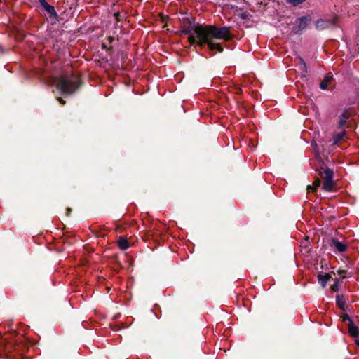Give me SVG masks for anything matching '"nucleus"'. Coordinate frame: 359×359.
<instances>
[{"instance_id": "obj_1", "label": "nucleus", "mask_w": 359, "mask_h": 359, "mask_svg": "<svg viewBox=\"0 0 359 359\" xmlns=\"http://www.w3.org/2000/svg\"><path fill=\"white\" fill-rule=\"evenodd\" d=\"M197 32L199 35H203V46L208 45L210 50H217L219 53L223 51V48L219 43H215L211 39L229 41L232 39L233 35L230 32L229 27H217L213 25H205L203 27L198 29Z\"/></svg>"}, {"instance_id": "obj_2", "label": "nucleus", "mask_w": 359, "mask_h": 359, "mask_svg": "<svg viewBox=\"0 0 359 359\" xmlns=\"http://www.w3.org/2000/svg\"><path fill=\"white\" fill-rule=\"evenodd\" d=\"M53 83L62 94L70 95L79 87L78 78L73 74L55 77Z\"/></svg>"}, {"instance_id": "obj_3", "label": "nucleus", "mask_w": 359, "mask_h": 359, "mask_svg": "<svg viewBox=\"0 0 359 359\" xmlns=\"http://www.w3.org/2000/svg\"><path fill=\"white\" fill-rule=\"evenodd\" d=\"M203 27V25H198L195 24L190 25L187 27H183L181 30L182 33L184 34L189 35L188 41L191 43H196L198 46L203 47V35H199L197 32L198 29Z\"/></svg>"}, {"instance_id": "obj_4", "label": "nucleus", "mask_w": 359, "mask_h": 359, "mask_svg": "<svg viewBox=\"0 0 359 359\" xmlns=\"http://www.w3.org/2000/svg\"><path fill=\"white\" fill-rule=\"evenodd\" d=\"M324 173L323 189L326 191H331L333 188V171L330 168H326Z\"/></svg>"}, {"instance_id": "obj_5", "label": "nucleus", "mask_w": 359, "mask_h": 359, "mask_svg": "<svg viewBox=\"0 0 359 359\" xmlns=\"http://www.w3.org/2000/svg\"><path fill=\"white\" fill-rule=\"evenodd\" d=\"M311 20V19L309 15H305L299 18L296 21L297 27L295 29V32H299L305 29Z\"/></svg>"}, {"instance_id": "obj_6", "label": "nucleus", "mask_w": 359, "mask_h": 359, "mask_svg": "<svg viewBox=\"0 0 359 359\" xmlns=\"http://www.w3.org/2000/svg\"><path fill=\"white\" fill-rule=\"evenodd\" d=\"M330 245L334 248L339 252H344L347 250V245L340 242L337 238H332Z\"/></svg>"}, {"instance_id": "obj_7", "label": "nucleus", "mask_w": 359, "mask_h": 359, "mask_svg": "<svg viewBox=\"0 0 359 359\" xmlns=\"http://www.w3.org/2000/svg\"><path fill=\"white\" fill-rule=\"evenodd\" d=\"M39 2L48 13L53 15H56V11H55V8L53 6H50L49 4H48L46 0H39Z\"/></svg>"}, {"instance_id": "obj_8", "label": "nucleus", "mask_w": 359, "mask_h": 359, "mask_svg": "<svg viewBox=\"0 0 359 359\" xmlns=\"http://www.w3.org/2000/svg\"><path fill=\"white\" fill-rule=\"evenodd\" d=\"M348 118V116L346 111H344L339 116V121L338 123L339 129H345L346 121Z\"/></svg>"}, {"instance_id": "obj_9", "label": "nucleus", "mask_w": 359, "mask_h": 359, "mask_svg": "<svg viewBox=\"0 0 359 359\" xmlns=\"http://www.w3.org/2000/svg\"><path fill=\"white\" fill-rule=\"evenodd\" d=\"M346 302V299L344 296L339 294L336 296V303L340 309L345 310Z\"/></svg>"}, {"instance_id": "obj_10", "label": "nucleus", "mask_w": 359, "mask_h": 359, "mask_svg": "<svg viewBox=\"0 0 359 359\" xmlns=\"http://www.w3.org/2000/svg\"><path fill=\"white\" fill-rule=\"evenodd\" d=\"M348 332L351 336L353 337H356L359 335V330L356 325L353 324V322H351V323H348Z\"/></svg>"}, {"instance_id": "obj_11", "label": "nucleus", "mask_w": 359, "mask_h": 359, "mask_svg": "<svg viewBox=\"0 0 359 359\" xmlns=\"http://www.w3.org/2000/svg\"><path fill=\"white\" fill-rule=\"evenodd\" d=\"M118 246L121 250H126L129 248L130 244L126 238L120 237L118 240Z\"/></svg>"}, {"instance_id": "obj_12", "label": "nucleus", "mask_w": 359, "mask_h": 359, "mask_svg": "<svg viewBox=\"0 0 359 359\" xmlns=\"http://www.w3.org/2000/svg\"><path fill=\"white\" fill-rule=\"evenodd\" d=\"M330 278L329 275H323V274H318V283L320 284L322 287H325L327 285V282Z\"/></svg>"}, {"instance_id": "obj_13", "label": "nucleus", "mask_w": 359, "mask_h": 359, "mask_svg": "<svg viewBox=\"0 0 359 359\" xmlns=\"http://www.w3.org/2000/svg\"><path fill=\"white\" fill-rule=\"evenodd\" d=\"M333 79L332 76H326L324 79L320 83V88L325 90L328 86V83Z\"/></svg>"}, {"instance_id": "obj_14", "label": "nucleus", "mask_w": 359, "mask_h": 359, "mask_svg": "<svg viewBox=\"0 0 359 359\" xmlns=\"http://www.w3.org/2000/svg\"><path fill=\"white\" fill-rule=\"evenodd\" d=\"M342 130L338 133H336L333 137V144H337L341 140L343 139L346 134L345 129H341Z\"/></svg>"}, {"instance_id": "obj_15", "label": "nucleus", "mask_w": 359, "mask_h": 359, "mask_svg": "<svg viewBox=\"0 0 359 359\" xmlns=\"http://www.w3.org/2000/svg\"><path fill=\"white\" fill-rule=\"evenodd\" d=\"M328 25H329V22L322 20V19L318 20L316 22V26L317 29H323L327 27Z\"/></svg>"}, {"instance_id": "obj_16", "label": "nucleus", "mask_w": 359, "mask_h": 359, "mask_svg": "<svg viewBox=\"0 0 359 359\" xmlns=\"http://www.w3.org/2000/svg\"><path fill=\"white\" fill-rule=\"evenodd\" d=\"M320 183H321L320 180L319 179H318L316 181H314V182L313 184V186L309 185L307 187V189L309 191H310V190H315L316 189H317L320 185Z\"/></svg>"}, {"instance_id": "obj_17", "label": "nucleus", "mask_w": 359, "mask_h": 359, "mask_svg": "<svg viewBox=\"0 0 359 359\" xmlns=\"http://www.w3.org/2000/svg\"><path fill=\"white\" fill-rule=\"evenodd\" d=\"M286 1L290 4L294 6H297L302 4L303 2H304L306 0H286Z\"/></svg>"}, {"instance_id": "obj_18", "label": "nucleus", "mask_w": 359, "mask_h": 359, "mask_svg": "<svg viewBox=\"0 0 359 359\" xmlns=\"http://www.w3.org/2000/svg\"><path fill=\"white\" fill-rule=\"evenodd\" d=\"M332 290L337 292L339 290V284L337 281H336L332 286H331Z\"/></svg>"}, {"instance_id": "obj_19", "label": "nucleus", "mask_w": 359, "mask_h": 359, "mask_svg": "<svg viewBox=\"0 0 359 359\" xmlns=\"http://www.w3.org/2000/svg\"><path fill=\"white\" fill-rule=\"evenodd\" d=\"M342 320L343 321L348 320V323H351V322H353L352 319L350 318V316L348 314H345L344 316H342Z\"/></svg>"}, {"instance_id": "obj_20", "label": "nucleus", "mask_w": 359, "mask_h": 359, "mask_svg": "<svg viewBox=\"0 0 359 359\" xmlns=\"http://www.w3.org/2000/svg\"><path fill=\"white\" fill-rule=\"evenodd\" d=\"M312 146H313V148L315 152L316 153V156L320 157V154L318 153V151L317 150V147H318L317 144L316 143H314V144H312Z\"/></svg>"}, {"instance_id": "obj_21", "label": "nucleus", "mask_w": 359, "mask_h": 359, "mask_svg": "<svg viewBox=\"0 0 359 359\" xmlns=\"http://www.w3.org/2000/svg\"><path fill=\"white\" fill-rule=\"evenodd\" d=\"M119 15H120V13L118 12L114 13V17L116 18V19L117 20H119V18H118Z\"/></svg>"}, {"instance_id": "obj_22", "label": "nucleus", "mask_w": 359, "mask_h": 359, "mask_svg": "<svg viewBox=\"0 0 359 359\" xmlns=\"http://www.w3.org/2000/svg\"><path fill=\"white\" fill-rule=\"evenodd\" d=\"M58 101L62 104H64L65 102L62 98H58Z\"/></svg>"}, {"instance_id": "obj_23", "label": "nucleus", "mask_w": 359, "mask_h": 359, "mask_svg": "<svg viewBox=\"0 0 359 359\" xmlns=\"http://www.w3.org/2000/svg\"><path fill=\"white\" fill-rule=\"evenodd\" d=\"M355 342L359 346V339H355Z\"/></svg>"}, {"instance_id": "obj_24", "label": "nucleus", "mask_w": 359, "mask_h": 359, "mask_svg": "<svg viewBox=\"0 0 359 359\" xmlns=\"http://www.w3.org/2000/svg\"><path fill=\"white\" fill-rule=\"evenodd\" d=\"M301 62H302V64L304 65V66L305 67L306 66V64L305 62H304V60L302 59H301Z\"/></svg>"}]
</instances>
